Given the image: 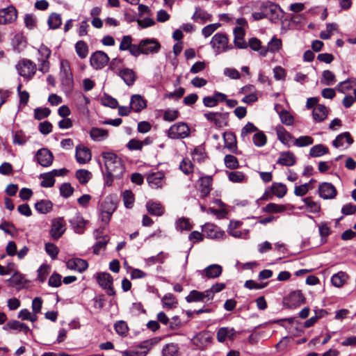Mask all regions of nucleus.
Instances as JSON below:
<instances>
[{"mask_svg": "<svg viewBox=\"0 0 356 356\" xmlns=\"http://www.w3.org/2000/svg\"><path fill=\"white\" fill-rule=\"evenodd\" d=\"M344 140H346L348 145H351L354 142L350 136V134L348 131H346L339 134L336 137V138L332 141V145L337 148L343 145Z\"/></svg>", "mask_w": 356, "mask_h": 356, "instance_id": "2f4dec72", "label": "nucleus"}, {"mask_svg": "<svg viewBox=\"0 0 356 356\" xmlns=\"http://www.w3.org/2000/svg\"><path fill=\"white\" fill-rule=\"evenodd\" d=\"M176 229L178 231H190L193 228V225L190 222L188 218L182 217L177 219L175 222Z\"/></svg>", "mask_w": 356, "mask_h": 356, "instance_id": "79ce46f5", "label": "nucleus"}, {"mask_svg": "<svg viewBox=\"0 0 356 356\" xmlns=\"http://www.w3.org/2000/svg\"><path fill=\"white\" fill-rule=\"evenodd\" d=\"M161 340L160 337H154L147 340H145L140 343L137 347L141 349H145V351L141 352L138 356H146L148 351L156 345Z\"/></svg>", "mask_w": 356, "mask_h": 356, "instance_id": "c756f323", "label": "nucleus"}, {"mask_svg": "<svg viewBox=\"0 0 356 356\" xmlns=\"http://www.w3.org/2000/svg\"><path fill=\"white\" fill-rule=\"evenodd\" d=\"M75 157L79 163H87L91 160V152L89 148L79 145L76 147Z\"/></svg>", "mask_w": 356, "mask_h": 356, "instance_id": "dca6fc26", "label": "nucleus"}, {"mask_svg": "<svg viewBox=\"0 0 356 356\" xmlns=\"http://www.w3.org/2000/svg\"><path fill=\"white\" fill-rule=\"evenodd\" d=\"M36 65L28 59H24V79H31L36 72Z\"/></svg>", "mask_w": 356, "mask_h": 356, "instance_id": "c85d7f7f", "label": "nucleus"}, {"mask_svg": "<svg viewBox=\"0 0 356 356\" xmlns=\"http://www.w3.org/2000/svg\"><path fill=\"white\" fill-rule=\"evenodd\" d=\"M96 280L99 285L106 291L108 296H114L116 293L113 287V278L108 273H98Z\"/></svg>", "mask_w": 356, "mask_h": 356, "instance_id": "39448f33", "label": "nucleus"}, {"mask_svg": "<svg viewBox=\"0 0 356 356\" xmlns=\"http://www.w3.org/2000/svg\"><path fill=\"white\" fill-rule=\"evenodd\" d=\"M318 193L325 200L333 199L337 195V189L332 184L324 182L319 185Z\"/></svg>", "mask_w": 356, "mask_h": 356, "instance_id": "2eb2a0df", "label": "nucleus"}, {"mask_svg": "<svg viewBox=\"0 0 356 356\" xmlns=\"http://www.w3.org/2000/svg\"><path fill=\"white\" fill-rule=\"evenodd\" d=\"M115 332L122 337H126L129 332V327L127 323L124 321H117L114 324Z\"/></svg>", "mask_w": 356, "mask_h": 356, "instance_id": "3c124183", "label": "nucleus"}, {"mask_svg": "<svg viewBox=\"0 0 356 356\" xmlns=\"http://www.w3.org/2000/svg\"><path fill=\"white\" fill-rule=\"evenodd\" d=\"M296 163V158L291 152H283L280 153V157L277 161V163L284 166H293Z\"/></svg>", "mask_w": 356, "mask_h": 356, "instance_id": "b1692460", "label": "nucleus"}, {"mask_svg": "<svg viewBox=\"0 0 356 356\" xmlns=\"http://www.w3.org/2000/svg\"><path fill=\"white\" fill-rule=\"evenodd\" d=\"M270 191L273 195L281 198L286 195L287 188L284 184L275 182L270 187Z\"/></svg>", "mask_w": 356, "mask_h": 356, "instance_id": "4c0bfd02", "label": "nucleus"}, {"mask_svg": "<svg viewBox=\"0 0 356 356\" xmlns=\"http://www.w3.org/2000/svg\"><path fill=\"white\" fill-rule=\"evenodd\" d=\"M180 170L186 175L193 172V165L188 159H184L179 165Z\"/></svg>", "mask_w": 356, "mask_h": 356, "instance_id": "774afa93", "label": "nucleus"}, {"mask_svg": "<svg viewBox=\"0 0 356 356\" xmlns=\"http://www.w3.org/2000/svg\"><path fill=\"white\" fill-rule=\"evenodd\" d=\"M286 210V207L282 204H277L275 203H269L262 208V211L270 213H282Z\"/></svg>", "mask_w": 356, "mask_h": 356, "instance_id": "09e8293b", "label": "nucleus"}, {"mask_svg": "<svg viewBox=\"0 0 356 356\" xmlns=\"http://www.w3.org/2000/svg\"><path fill=\"white\" fill-rule=\"evenodd\" d=\"M314 140L308 136H300L294 140L293 145L297 147H305L312 145Z\"/></svg>", "mask_w": 356, "mask_h": 356, "instance_id": "680f3d73", "label": "nucleus"}, {"mask_svg": "<svg viewBox=\"0 0 356 356\" xmlns=\"http://www.w3.org/2000/svg\"><path fill=\"white\" fill-rule=\"evenodd\" d=\"M212 177L205 176L200 179V197H206L211 191Z\"/></svg>", "mask_w": 356, "mask_h": 356, "instance_id": "a878e982", "label": "nucleus"}, {"mask_svg": "<svg viewBox=\"0 0 356 356\" xmlns=\"http://www.w3.org/2000/svg\"><path fill=\"white\" fill-rule=\"evenodd\" d=\"M245 30L242 27H235L234 29V45L238 49H246L248 48V43L245 41Z\"/></svg>", "mask_w": 356, "mask_h": 356, "instance_id": "5701e85b", "label": "nucleus"}, {"mask_svg": "<svg viewBox=\"0 0 356 356\" xmlns=\"http://www.w3.org/2000/svg\"><path fill=\"white\" fill-rule=\"evenodd\" d=\"M53 207V204L50 200H42L35 204V209L40 213H47L49 212Z\"/></svg>", "mask_w": 356, "mask_h": 356, "instance_id": "ea45409f", "label": "nucleus"}, {"mask_svg": "<svg viewBox=\"0 0 356 356\" xmlns=\"http://www.w3.org/2000/svg\"><path fill=\"white\" fill-rule=\"evenodd\" d=\"M336 76L330 70H324L322 73L321 83L326 86H332L336 82Z\"/></svg>", "mask_w": 356, "mask_h": 356, "instance_id": "de8ad7c7", "label": "nucleus"}, {"mask_svg": "<svg viewBox=\"0 0 356 356\" xmlns=\"http://www.w3.org/2000/svg\"><path fill=\"white\" fill-rule=\"evenodd\" d=\"M191 129L185 122H177L172 124L167 131L168 138L171 139H183L190 136Z\"/></svg>", "mask_w": 356, "mask_h": 356, "instance_id": "7ed1b4c3", "label": "nucleus"}, {"mask_svg": "<svg viewBox=\"0 0 356 356\" xmlns=\"http://www.w3.org/2000/svg\"><path fill=\"white\" fill-rule=\"evenodd\" d=\"M76 177L81 184L84 185L92 178V173L88 170L79 169L76 172Z\"/></svg>", "mask_w": 356, "mask_h": 356, "instance_id": "a18cd8bd", "label": "nucleus"}, {"mask_svg": "<svg viewBox=\"0 0 356 356\" xmlns=\"http://www.w3.org/2000/svg\"><path fill=\"white\" fill-rule=\"evenodd\" d=\"M162 356H178L179 347L176 343H168L162 349Z\"/></svg>", "mask_w": 356, "mask_h": 356, "instance_id": "c03bdc74", "label": "nucleus"}, {"mask_svg": "<svg viewBox=\"0 0 356 356\" xmlns=\"http://www.w3.org/2000/svg\"><path fill=\"white\" fill-rule=\"evenodd\" d=\"M161 49V44L156 39H144L138 44V56L140 54H156Z\"/></svg>", "mask_w": 356, "mask_h": 356, "instance_id": "20e7f679", "label": "nucleus"}, {"mask_svg": "<svg viewBox=\"0 0 356 356\" xmlns=\"http://www.w3.org/2000/svg\"><path fill=\"white\" fill-rule=\"evenodd\" d=\"M161 302L163 304V307L167 309L176 308L178 305L177 300L172 293H168L165 295L162 298Z\"/></svg>", "mask_w": 356, "mask_h": 356, "instance_id": "72a5a7b5", "label": "nucleus"}, {"mask_svg": "<svg viewBox=\"0 0 356 356\" xmlns=\"http://www.w3.org/2000/svg\"><path fill=\"white\" fill-rule=\"evenodd\" d=\"M69 222L76 233H83L86 221L79 212H76L74 216L69 220Z\"/></svg>", "mask_w": 356, "mask_h": 356, "instance_id": "412c9836", "label": "nucleus"}, {"mask_svg": "<svg viewBox=\"0 0 356 356\" xmlns=\"http://www.w3.org/2000/svg\"><path fill=\"white\" fill-rule=\"evenodd\" d=\"M102 158L104 159L105 172L104 173V184L111 186L114 180L121 179L125 171L122 162L113 152H103Z\"/></svg>", "mask_w": 356, "mask_h": 356, "instance_id": "f257e3e1", "label": "nucleus"}, {"mask_svg": "<svg viewBox=\"0 0 356 356\" xmlns=\"http://www.w3.org/2000/svg\"><path fill=\"white\" fill-rule=\"evenodd\" d=\"M165 175L162 172H156L149 174L147 181L152 188H161L164 182Z\"/></svg>", "mask_w": 356, "mask_h": 356, "instance_id": "6ab92c4d", "label": "nucleus"}, {"mask_svg": "<svg viewBox=\"0 0 356 356\" xmlns=\"http://www.w3.org/2000/svg\"><path fill=\"white\" fill-rule=\"evenodd\" d=\"M223 139L225 147L231 152L236 154L238 149L236 136L235 134L232 131H226L223 134Z\"/></svg>", "mask_w": 356, "mask_h": 356, "instance_id": "4be33fe9", "label": "nucleus"}, {"mask_svg": "<svg viewBox=\"0 0 356 356\" xmlns=\"http://www.w3.org/2000/svg\"><path fill=\"white\" fill-rule=\"evenodd\" d=\"M66 266L68 269L74 270L82 273L88 268V264L85 259L80 258H73L69 259L66 262Z\"/></svg>", "mask_w": 356, "mask_h": 356, "instance_id": "aec40b11", "label": "nucleus"}, {"mask_svg": "<svg viewBox=\"0 0 356 356\" xmlns=\"http://www.w3.org/2000/svg\"><path fill=\"white\" fill-rule=\"evenodd\" d=\"M60 75L63 85L71 89L73 87V77L69 62L65 60H62L60 61Z\"/></svg>", "mask_w": 356, "mask_h": 356, "instance_id": "0eeeda50", "label": "nucleus"}, {"mask_svg": "<svg viewBox=\"0 0 356 356\" xmlns=\"http://www.w3.org/2000/svg\"><path fill=\"white\" fill-rule=\"evenodd\" d=\"M277 138L284 145H288L289 140L293 138V136L284 129L282 125H278L275 128Z\"/></svg>", "mask_w": 356, "mask_h": 356, "instance_id": "c9c22d12", "label": "nucleus"}, {"mask_svg": "<svg viewBox=\"0 0 356 356\" xmlns=\"http://www.w3.org/2000/svg\"><path fill=\"white\" fill-rule=\"evenodd\" d=\"M204 118L218 128L228 126L229 113L207 112L204 114Z\"/></svg>", "mask_w": 356, "mask_h": 356, "instance_id": "423d86ee", "label": "nucleus"}, {"mask_svg": "<svg viewBox=\"0 0 356 356\" xmlns=\"http://www.w3.org/2000/svg\"><path fill=\"white\" fill-rule=\"evenodd\" d=\"M65 231V222L63 218H58L53 220L50 231L51 236L54 239L59 238Z\"/></svg>", "mask_w": 356, "mask_h": 356, "instance_id": "f3484780", "label": "nucleus"}, {"mask_svg": "<svg viewBox=\"0 0 356 356\" xmlns=\"http://www.w3.org/2000/svg\"><path fill=\"white\" fill-rule=\"evenodd\" d=\"M258 131V128L253 123L248 122L241 129V138L243 141L245 142L246 136L253 132Z\"/></svg>", "mask_w": 356, "mask_h": 356, "instance_id": "603ef678", "label": "nucleus"}, {"mask_svg": "<svg viewBox=\"0 0 356 356\" xmlns=\"http://www.w3.org/2000/svg\"><path fill=\"white\" fill-rule=\"evenodd\" d=\"M35 157L38 163L43 167L50 166L54 161L52 152L49 149L44 147L38 150Z\"/></svg>", "mask_w": 356, "mask_h": 356, "instance_id": "9d476101", "label": "nucleus"}, {"mask_svg": "<svg viewBox=\"0 0 356 356\" xmlns=\"http://www.w3.org/2000/svg\"><path fill=\"white\" fill-rule=\"evenodd\" d=\"M286 300L289 308H296L305 303L306 298L300 290H296L291 291Z\"/></svg>", "mask_w": 356, "mask_h": 356, "instance_id": "9b49d317", "label": "nucleus"}, {"mask_svg": "<svg viewBox=\"0 0 356 356\" xmlns=\"http://www.w3.org/2000/svg\"><path fill=\"white\" fill-rule=\"evenodd\" d=\"M210 44L213 49L216 55H218L232 49V47L228 44L227 35L222 33H216L212 37Z\"/></svg>", "mask_w": 356, "mask_h": 356, "instance_id": "f03ea898", "label": "nucleus"}, {"mask_svg": "<svg viewBox=\"0 0 356 356\" xmlns=\"http://www.w3.org/2000/svg\"><path fill=\"white\" fill-rule=\"evenodd\" d=\"M329 152V149L324 145L318 144L313 146L309 151L312 157H319Z\"/></svg>", "mask_w": 356, "mask_h": 356, "instance_id": "a19ab883", "label": "nucleus"}, {"mask_svg": "<svg viewBox=\"0 0 356 356\" xmlns=\"http://www.w3.org/2000/svg\"><path fill=\"white\" fill-rule=\"evenodd\" d=\"M260 9L264 10L265 13H268V17L272 22L277 21L280 18L282 13L280 7L271 1L263 2Z\"/></svg>", "mask_w": 356, "mask_h": 356, "instance_id": "1a4fd4ad", "label": "nucleus"}, {"mask_svg": "<svg viewBox=\"0 0 356 356\" xmlns=\"http://www.w3.org/2000/svg\"><path fill=\"white\" fill-rule=\"evenodd\" d=\"M100 207L101 211L108 214H113L115 211L117 206L112 197H106L102 203Z\"/></svg>", "mask_w": 356, "mask_h": 356, "instance_id": "f704fd0d", "label": "nucleus"}, {"mask_svg": "<svg viewBox=\"0 0 356 356\" xmlns=\"http://www.w3.org/2000/svg\"><path fill=\"white\" fill-rule=\"evenodd\" d=\"M211 15L207 11L201 9L200 7L195 8V11L192 16V19L196 22H201L204 23L207 21H211Z\"/></svg>", "mask_w": 356, "mask_h": 356, "instance_id": "cd10ccee", "label": "nucleus"}, {"mask_svg": "<svg viewBox=\"0 0 356 356\" xmlns=\"http://www.w3.org/2000/svg\"><path fill=\"white\" fill-rule=\"evenodd\" d=\"M51 113V110L49 108L38 107L34 110V118L36 120H41L47 118Z\"/></svg>", "mask_w": 356, "mask_h": 356, "instance_id": "052dcab7", "label": "nucleus"}, {"mask_svg": "<svg viewBox=\"0 0 356 356\" xmlns=\"http://www.w3.org/2000/svg\"><path fill=\"white\" fill-rule=\"evenodd\" d=\"M252 141L255 146L263 147L266 144L267 138L262 131H258L252 137Z\"/></svg>", "mask_w": 356, "mask_h": 356, "instance_id": "4d7b16f0", "label": "nucleus"}, {"mask_svg": "<svg viewBox=\"0 0 356 356\" xmlns=\"http://www.w3.org/2000/svg\"><path fill=\"white\" fill-rule=\"evenodd\" d=\"M193 160L197 161L198 163L203 162L206 157V152L204 148L202 146L196 147L193 153Z\"/></svg>", "mask_w": 356, "mask_h": 356, "instance_id": "13d9d810", "label": "nucleus"}, {"mask_svg": "<svg viewBox=\"0 0 356 356\" xmlns=\"http://www.w3.org/2000/svg\"><path fill=\"white\" fill-rule=\"evenodd\" d=\"M224 161L225 166L232 170L236 169L239 166L237 158L232 154H227L224 158Z\"/></svg>", "mask_w": 356, "mask_h": 356, "instance_id": "5fc2aeb1", "label": "nucleus"}, {"mask_svg": "<svg viewBox=\"0 0 356 356\" xmlns=\"http://www.w3.org/2000/svg\"><path fill=\"white\" fill-rule=\"evenodd\" d=\"M17 19V10L13 6L0 9V24L11 23Z\"/></svg>", "mask_w": 356, "mask_h": 356, "instance_id": "f8f14e48", "label": "nucleus"}, {"mask_svg": "<svg viewBox=\"0 0 356 356\" xmlns=\"http://www.w3.org/2000/svg\"><path fill=\"white\" fill-rule=\"evenodd\" d=\"M109 61L108 55L102 51L94 52L90 58L91 66L95 70H99L104 67Z\"/></svg>", "mask_w": 356, "mask_h": 356, "instance_id": "6e6552de", "label": "nucleus"}, {"mask_svg": "<svg viewBox=\"0 0 356 356\" xmlns=\"http://www.w3.org/2000/svg\"><path fill=\"white\" fill-rule=\"evenodd\" d=\"M49 28L51 29H56L60 27L62 24L60 15L52 13L47 20Z\"/></svg>", "mask_w": 356, "mask_h": 356, "instance_id": "37998d69", "label": "nucleus"}, {"mask_svg": "<svg viewBox=\"0 0 356 356\" xmlns=\"http://www.w3.org/2000/svg\"><path fill=\"white\" fill-rule=\"evenodd\" d=\"M40 178L42 179L40 183V186L42 187L50 188L55 184L54 175L50 172L40 174Z\"/></svg>", "mask_w": 356, "mask_h": 356, "instance_id": "49530a36", "label": "nucleus"}, {"mask_svg": "<svg viewBox=\"0 0 356 356\" xmlns=\"http://www.w3.org/2000/svg\"><path fill=\"white\" fill-rule=\"evenodd\" d=\"M62 277L60 274L54 272L49 278L48 284L51 287H59L62 284Z\"/></svg>", "mask_w": 356, "mask_h": 356, "instance_id": "338daca9", "label": "nucleus"}, {"mask_svg": "<svg viewBox=\"0 0 356 356\" xmlns=\"http://www.w3.org/2000/svg\"><path fill=\"white\" fill-rule=\"evenodd\" d=\"M131 109L140 112L147 106L146 101L140 95H134L131 97Z\"/></svg>", "mask_w": 356, "mask_h": 356, "instance_id": "bb28decb", "label": "nucleus"}, {"mask_svg": "<svg viewBox=\"0 0 356 356\" xmlns=\"http://www.w3.org/2000/svg\"><path fill=\"white\" fill-rule=\"evenodd\" d=\"M217 229L218 227L213 224L206 223L202 226V231L204 232L210 238H217L222 235V234Z\"/></svg>", "mask_w": 356, "mask_h": 356, "instance_id": "e433bc0d", "label": "nucleus"}, {"mask_svg": "<svg viewBox=\"0 0 356 356\" xmlns=\"http://www.w3.org/2000/svg\"><path fill=\"white\" fill-rule=\"evenodd\" d=\"M74 192V188L70 183H64L60 187V195L65 198L70 197Z\"/></svg>", "mask_w": 356, "mask_h": 356, "instance_id": "0e129e2a", "label": "nucleus"}, {"mask_svg": "<svg viewBox=\"0 0 356 356\" xmlns=\"http://www.w3.org/2000/svg\"><path fill=\"white\" fill-rule=\"evenodd\" d=\"M76 52L81 58H86L88 54V47L87 44L83 41L79 40L75 44Z\"/></svg>", "mask_w": 356, "mask_h": 356, "instance_id": "8fccbe9b", "label": "nucleus"}, {"mask_svg": "<svg viewBox=\"0 0 356 356\" xmlns=\"http://www.w3.org/2000/svg\"><path fill=\"white\" fill-rule=\"evenodd\" d=\"M203 296L201 291L193 290L190 292L188 296L186 297V300L188 302H204Z\"/></svg>", "mask_w": 356, "mask_h": 356, "instance_id": "bf43d9fd", "label": "nucleus"}, {"mask_svg": "<svg viewBox=\"0 0 356 356\" xmlns=\"http://www.w3.org/2000/svg\"><path fill=\"white\" fill-rule=\"evenodd\" d=\"M192 343L197 348L203 350L211 342V337L209 333L201 332L197 334L191 340Z\"/></svg>", "mask_w": 356, "mask_h": 356, "instance_id": "a211bd4d", "label": "nucleus"}, {"mask_svg": "<svg viewBox=\"0 0 356 356\" xmlns=\"http://www.w3.org/2000/svg\"><path fill=\"white\" fill-rule=\"evenodd\" d=\"M11 286H15L17 289H22V275L19 273H15L8 280Z\"/></svg>", "mask_w": 356, "mask_h": 356, "instance_id": "864d4df0", "label": "nucleus"}, {"mask_svg": "<svg viewBox=\"0 0 356 356\" xmlns=\"http://www.w3.org/2000/svg\"><path fill=\"white\" fill-rule=\"evenodd\" d=\"M198 272L203 278L215 279L222 274V267L219 264H211Z\"/></svg>", "mask_w": 356, "mask_h": 356, "instance_id": "ddd939ff", "label": "nucleus"}, {"mask_svg": "<svg viewBox=\"0 0 356 356\" xmlns=\"http://www.w3.org/2000/svg\"><path fill=\"white\" fill-rule=\"evenodd\" d=\"M303 202L309 209V211L312 213H317L320 211V204L316 202H314L310 197H307L303 199Z\"/></svg>", "mask_w": 356, "mask_h": 356, "instance_id": "e2e57ef3", "label": "nucleus"}, {"mask_svg": "<svg viewBox=\"0 0 356 356\" xmlns=\"http://www.w3.org/2000/svg\"><path fill=\"white\" fill-rule=\"evenodd\" d=\"M123 201L126 208H132L134 202V197L133 193L131 191L127 190L124 192Z\"/></svg>", "mask_w": 356, "mask_h": 356, "instance_id": "69168bd1", "label": "nucleus"}, {"mask_svg": "<svg viewBox=\"0 0 356 356\" xmlns=\"http://www.w3.org/2000/svg\"><path fill=\"white\" fill-rule=\"evenodd\" d=\"M314 120L317 122L323 121L327 116V108L323 104H318L312 111Z\"/></svg>", "mask_w": 356, "mask_h": 356, "instance_id": "7c9ffc66", "label": "nucleus"}, {"mask_svg": "<svg viewBox=\"0 0 356 356\" xmlns=\"http://www.w3.org/2000/svg\"><path fill=\"white\" fill-rule=\"evenodd\" d=\"M90 136L93 140L100 141L107 138V130L92 127L90 131Z\"/></svg>", "mask_w": 356, "mask_h": 356, "instance_id": "58836bf2", "label": "nucleus"}, {"mask_svg": "<svg viewBox=\"0 0 356 356\" xmlns=\"http://www.w3.org/2000/svg\"><path fill=\"white\" fill-rule=\"evenodd\" d=\"M346 275L343 272H339L333 275L331 277L332 284L336 287H341L345 282Z\"/></svg>", "mask_w": 356, "mask_h": 356, "instance_id": "6e6d98bb", "label": "nucleus"}, {"mask_svg": "<svg viewBox=\"0 0 356 356\" xmlns=\"http://www.w3.org/2000/svg\"><path fill=\"white\" fill-rule=\"evenodd\" d=\"M146 208L149 213L153 216H160L163 213V208L160 202L148 201L146 203Z\"/></svg>", "mask_w": 356, "mask_h": 356, "instance_id": "473e14b6", "label": "nucleus"}, {"mask_svg": "<svg viewBox=\"0 0 356 356\" xmlns=\"http://www.w3.org/2000/svg\"><path fill=\"white\" fill-rule=\"evenodd\" d=\"M118 76L122 78L128 86L134 84L136 79V74L132 69L124 68L119 71Z\"/></svg>", "mask_w": 356, "mask_h": 356, "instance_id": "393cba45", "label": "nucleus"}, {"mask_svg": "<svg viewBox=\"0 0 356 356\" xmlns=\"http://www.w3.org/2000/svg\"><path fill=\"white\" fill-rule=\"evenodd\" d=\"M119 49L120 51L128 50L130 54L134 57L138 56V45L132 44V38L130 35L122 37Z\"/></svg>", "mask_w": 356, "mask_h": 356, "instance_id": "4468645a", "label": "nucleus"}]
</instances>
